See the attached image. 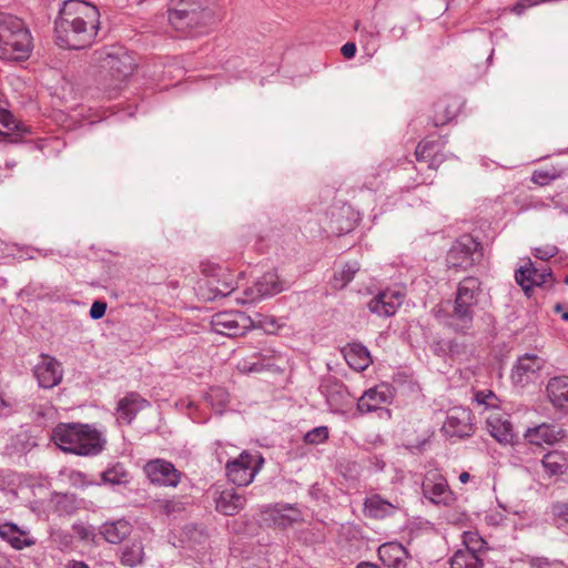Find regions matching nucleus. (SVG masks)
I'll return each mask as SVG.
<instances>
[{
    "mask_svg": "<svg viewBox=\"0 0 568 568\" xmlns=\"http://www.w3.org/2000/svg\"><path fill=\"white\" fill-rule=\"evenodd\" d=\"M462 101L458 98L443 99L435 104L434 124L444 125L452 121L460 111Z\"/></svg>",
    "mask_w": 568,
    "mask_h": 568,
    "instance_id": "30",
    "label": "nucleus"
},
{
    "mask_svg": "<svg viewBox=\"0 0 568 568\" xmlns=\"http://www.w3.org/2000/svg\"><path fill=\"white\" fill-rule=\"evenodd\" d=\"M143 470L148 479L154 485L176 487L181 481V471L165 459H152L144 465Z\"/></svg>",
    "mask_w": 568,
    "mask_h": 568,
    "instance_id": "14",
    "label": "nucleus"
},
{
    "mask_svg": "<svg viewBox=\"0 0 568 568\" xmlns=\"http://www.w3.org/2000/svg\"><path fill=\"white\" fill-rule=\"evenodd\" d=\"M486 426L489 434L500 444H508L513 440V425L509 416L504 412H490L486 418Z\"/></svg>",
    "mask_w": 568,
    "mask_h": 568,
    "instance_id": "20",
    "label": "nucleus"
},
{
    "mask_svg": "<svg viewBox=\"0 0 568 568\" xmlns=\"http://www.w3.org/2000/svg\"><path fill=\"white\" fill-rule=\"evenodd\" d=\"M485 519L488 525L499 526L505 521L506 517L504 516L503 513L491 511L486 515Z\"/></svg>",
    "mask_w": 568,
    "mask_h": 568,
    "instance_id": "54",
    "label": "nucleus"
},
{
    "mask_svg": "<svg viewBox=\"0 0 568 568\" xmlns=\"http://www.w3.org/2000/svg\"><path fill=\"white\" fill-rule=\"evenodd\" d=\"M562 318H564L565 321H568V313H564V314H562Z\"/></svg>",
    "mask_w": 568,
    "mask_h": 568,
    "instance_id": "64",
    "label": "nucleus"
},
{
    "mask_svg": "<svg viewBox=\"0 0 568 568\" xmlns=\"http://www.w3.org/2000/svg\"><path fill=\"white\" fill-rule=\"evenodd\" d=\"M422 490L424 497L435 505L448 506L455 500L446 478L437 470H430L426 474Z\"/></svg>",
    "mask_w": 568,
    "mask_h": 568,
    "instance_id": "13",
    "label": "nucleus"
},
{
    "mask_svg": "<svg viewBox=\"0 0 568 568\" xmlns=\"http://www.w3.org/2000/svg\"><path fill=\"white\" fill-rule=\"evenodd\" d=\"M70 479L72 480L73 485H80V486H87L89 483L85 479L84 474L81 471H72L70 475Z\"/></svg>",
    "mask_w": 568,
    "mask_h": 568,
    "instance_id": "56",
    "label": "nucleus"
},
{
    "mask_svg": "<svg viewBox=\"0 0 568 568\" xmlns=\"http://www.w3.org/2000/svg\"><path fill=\"white\" fill-rule=\"evenodd\" d=\"M0 124L3 129L8 130L7 134H9L11 131H18L20 133L28 132L27 126L18 122L7 110H0Z\"/></svg>",
    "mask_w": 568,
    "mask_h": 568,
    "instance_id": "45",
    "label": "nucleus"
},
{
    "mask_svg": "<svg viewBox=\"0 0 568 568\" xmlns=\"http://www.w3.org/2000/svg\"><path fill=\"white\" fill-rule=\"evenodd\" d=\"M364 515L374 519L394 516L400 508L398 499L388 500L379 494H371L364 499Z\"/></svg>",
    "mask_w": 568,
    "mask_h": 568,
    "instance_id": "17",
    "label": "nucleus"
},
{
    "mask_svg": "<svg viewBox=\"0 0 568 568\" xmlns=\"http://www.w3.org/2000/svg\"><path fill=\"white\" fill-rule=\"evenodd\" d=\"M405 298V294L400 288H386L381 291L368 303V310L378 316H393L400 307Z\"/></svg>",
    "mask_w": 568,
    "mask_h": 568,
    "instance_id": "15",
    "label": "nucleus"
},
{
    "mask_svg": "<svg viewBox=\"0 0 568 568\" xmlns=\"http://www.w3.org/2000/svg\"><path fill=\"white\" fill-rule=\"evenodd\" d=\"M215 508L225 516H234L242 510L246 504V497L230 488L221 490L214 497Z\"/></svg>",
    "mask_w": 568,
    "mask_h": 568,
    "instance_id": "21",
    "label": "nucleus"
},
{
    "mask_svg": "<svg viewBox=\"0 0 568 568\" xmlns=\"http://www.w3.org/2000/svg\"><path fill=\"white\" fill-rule=\"evenodd\" d=\"M33 49L32 36L18 17L0 13V58L10 61L27 60Z\"/></svg>",
    "mask_w": 568,
    "mask_h": 568,
    "instance_id": "5",
    "label": "nucleus"
},
{
    "mask_svg": "<svg viewBox=\"0 0 568 568\" xmlns=\"http://www.w3.org/2000/svg\"><path fill=\"white\" fill-rule=\"evenodd\" d=\"M552 511L558 518H561L562 520L568 523V504L558 503L554 505Z\"/></svg>",
    "mask_w": 568,
    "mask_h": 568,
    "instance_id": "55",
    "label": "nucleus"
},
{
    "mask_svg": "<svg viewBox=\"0 0 568 568\" xmlns=\"http://www.w3.org/2000/svg\"><path fill=\"white\" fill-rule=\"evenodd\" d=\"M262 288L257 286L256 282L246 287L241 295H236L234 298L239 304H252L256 303L263 298H265L266 291H261Z\"/></svg>",
    "mask_w": 568,
    "mask_h": 568,
    "instance_id": "43",
    "label": "nucleus"
},
{
    "mask_svg": "<svg viewBox=\"0 0 568 568\" xmlns=\"http://www.w3.org/2000/svg\"><path fill=\"white\" fill-rule=\"evenodd\" d=\"M16 405V399L9 397L3 390L0 389V417H7L11 415Z\"/></svg>",
    "mask_w": 568,
    "mask_h": 568,
    "instance_id": "50",
    "label": "nucleus"
},
{
    "mask_svg": "<svg viewBox=\"0 0 568 568\" xmlns=\"http://www.w3.org/2000/svg\"><path fill=\"white\" fill-rule=\"evenodd\" d=\"M229 393L223 387H212L205 395L206 403L215 413H222L229 403Z\"/></svg>",
    "mask_w": 568,
    "mask_h": 568,
    "instance_id": "39",
    "label": "nucleus"
},
{
    "mask_svg": "<svg viewBox=\"0 0 568 568\" xmlns=\"http://www.w3.org/2000/svg\"><path fill=\"white\" fill-rule=\"evenodd\" d=\"M355 29H356L357 31H361L362 33L369 34V36H372V37L374 36V32H373V31L368 32L366 29L361 30V29H359V24H358V23H356Z\"/></svg>",
    "mask_w": 568,
    "mask_h": 568,
    "instance_id": "63",
    "label": "nucleus"
},
{
    "mask_svg": "<svg viewBox=\"0 0 568 568\" xmlns=\"http://www.w3.org/2000/svg\"><path fill=\"white\" fill-rule=\"evenodd\" d=\"M67 568H89L83 561L71 560L68 562Z\"/></svg>",
    "mask_w": 568,
    "mask_h": 568,
    "instance_id": "58",
    "label": "nucleus"
},
{
    "mask_svg": "<svg viewBox=\"0 0 568 568\" xmlns=\"http://www.w3.org/2000/svg\"><path fill=\"white\" fill-rule=\"evenodd\" d=\"M73 531L79 539L87 542H95L97 534L92 526L75 524L73 525Z\"/></svg>",
    "mask_w": 568,
    "mask_h": 568,
    "instance_id": "48",
    "label": "nucleus"
},
{
    "mask_svg": "<svg viewBox=\"0 0 568 568\" xmlns=\"http://www.w3.org/2000/svg\"><path fill=\"white\" fill-rule=\"evenodd\" d=\"M446 437L462 439L474 433L473 414L463 406L450 407L446 412V419L442 426Z\"/></svg>",
    "mask_w": 568,
    "mask_h": 568,
    "instance_id": "10",
    "label": "nucleus"
},
{
    "mask_svg": "<svg viewBox=\"0 0 568 568\" xmlns=\"http://www.w3.org/2000/svg\"><path fill=\"white\" fill-rule=\"evenodd\" d=\"M445 345L452 358L463 359L464 357L467 356V346L465 344L452 339L448 341Z\"/></svg>",
    "mask_w": 568,
    "mask_h": 568,
    "instance_id": "49",
    "label": "nucleus"
},
{
    "mask_svg": "<svg viewBox=\"0 0 568 568\" xmlns=\"http://www.w3.org/2000/svg\"><path fill=\"white\" fill-rule=\"evenodd\" d=\"M284 510V508L280 507V506H275L274 508H272V515H273V518L276 520L277 519V516H282V511Z\"/></svg>",
    "mask_w": 568,
    "mask_h": 568,
    "instance_id": "60",
    "label": "nucleus"
},
{
    "mask_svg": "<svg viewBox=\"0 0 568 568\" xmlns=\"http://www.w3.org/2000/svg\"><path fill=\"white\" fill-rule=\"evenodd\" d=\"M356 568H379L378 565L363 561L356 566Z\"/></svg>",
    "mask_w": 568,
    "mask_h": 568,
    "instance_id": "59",
    "label": "nucleus"
},
{
    "mask_svg": "<svg viewBox=\"0 0 568 568\" xmlns=\"http://www.w3.org/2000/svg\"><path fill=\"white\" fill-rule=\"evenodd\" d=\"M436 146L434 141H423L420 142L415 151V155L417 161H429L428 168L435 169L440 163L437 154H433V151Z\"/></svg>",
    "mask_w": 568,
    "mask_h": 568,
    "instance_id": "40",
    "label": "nucleus"
},
{
    "mask_svg": "<svg viewBox=\"0 0 568 568\" xmlns=\"http://www.w3.org/2000/svg\"><path fill=\"white\" fill-rule=\"evenodd\" d=\"M558 252L557 246L555 245H546L542 247L535 248V256L539 260L547 261L550 257L555 256Z\"/></svg>",
    "mask_w": 568,
    "mask_h": 568,
    "instance_id": "52",
    "label": "nucleus"
},
{
    "mask_svg": "<svg viewBox=\"0 0 568 568\" xmlns=\"http://www.w3.org/2000/svg\"><path fill=\"white\" fill-rule=\"evenodd\" d=\"M164 508L166 513H170L173 509V503L172 501H165Z\"/></svg>",
    "mask_w": 568,
    "mask_h": 568,
    "instance_id": "62",
    "label": "nucleus"
},
{
    "mask_svg": "<svg viewBox=\"0 0 568 568\" xmlns=\"http://www.w3.org/2000/svg\"><path fill=\"white\" fill-rule=\"evenodd\" d=\"M480 244L468 234L462 235L447 253L448 267L467 268L473 266L480 257Z\"/></svg>",
    "mask_w": 568,
    "mask_h": 568,
    "instance_id": "9",
    "label": "nucleus"
},
{
    "mask_svg": "<svg viewBox=\"0 0 568 568\" xmlns=\"http://www.w3.org/2000/svg\"><path fill=\"white\" fill-rule=\"evenodd\" d=\"M144 549L141 541H133L122 549L121 562L129 567H135L143 561Z\"/></svg>",
    "mask_w": 568,
    "mask_h": 568,
    "instance_id": "37",
    "label": "nucleus"
},
{
    "mask_svg": "<svg viewBox=\"0 0 568 568\" xmlns=\"http://www.w3.org/2000/svg\"><path fill=\"white\" fill-rule=\"evenodd\" d=\"M97 60L101 62V68L118 82L126 80L135 68L132 55L121 48L102 50L98 53Z\"/></svg>",
    "mask_w": 568,
    "mask_h": 568,
    "instance_id": "8",
    "label": "nucleus"
},
{
    "mask_svg": "<svg viewBox=\"0 0 568 568\" xmlns=\"http://www.w3.org/2000/svg\"><path fill=\"white\" fill-rule=\"evenodd\" d=\"M544 361L537 355L525 354L519 357L511 372V379L515 384H525L541 369Z\"/></svg>",
    "mask_w": 568,
    "mask_h": 568,
    "instance_id": "22",
    "label": "nucleus"
},
{
    "mask_svg": "<svg viewBox=\"0 0 568 568\" xmlns=\"http://www.w3.org/2000/svg\"><path fill=\"white\" fill-rule=\"evenodd\" d=\"M452 568H483L484 562L480 555L469 550L458 549L450 559Z\"/></svg>",
    "mask_w": 568,
    "mask_h": 568,
    "instance_id": "36",
    "label": "nucleus"
},
{
    "mask_svg": "<svg viewBox=\"0 0 568 568\" xmlns=\"http://www.w3.org/2000/svg\"><path fill=\"white\" fill-rule=\"evenodd\" d=\"M168 18L176 31L200 34L217 20V0H172Z\"/></svg>",
    "mask_w": 568,
    "mask_h": 568,
    "instance_id": "2",
    "label": "nucleus"
},
{
    "mask_svg": "<svg viewBox=\"0 0 568 568\" xmlns=\"http://www.w3.org/2000/svg\"><path fill=\"white\" fill-rule=\"evenodd\" d=\"M564 437V430L554 425L541 424L528 428L525 438L532 445L554 444Z\"/></svg>",
    "mask_w": 568,
    "mask_h": 568,
    "instance_id": "26",
    "label": "nucleus"
},
{
    "mask_svg": "<svg viewBox=\"0 0 568 568\" xmlns=\"http://www.w3.org/2000/svg\"><path fill=\"white\" fill-rule=\"evenodd\" d=\"M562 175V171L556 168L545 169V170H535L531 175V181L538 185H547L551 181L560 178Z\"/></svg>",
    "mask_w": 568,
    "mask_h": 568,
    "instance_id": "44",
    "label": "nucleus"
},
{
    "mask_svg": "<svg viewBox=\"0 0 568 568\" xmlns=\"http://www.w3.org/2000/svg\"><path fill=\"white\" fill-rule=\"evenodd\" d=\"M377 552L381 561L387 568H407L412 560L408 550L397 541L382 544Z\"/></svg>",
    "mask_w": 568,
    "mask_h": 568,
    "instance_id": "18",
    "label": "nucleus"
},
{
    "mask_svg": "<svg viewBox=\"0 0 568 568\" xmlns=\"http://www.w3.org/2000/svg\"><path fill=\"white\" fill-rule=\"evenodd\" d=\"M106 304L104 302L95 301L90 308V316L93 320H99L104 316Z\"/></svg>",
    "mask_w": 568,
    "mask_h": 568,
    "instance_id": "53",
    "label": "nucleus"
},
{
    "mask_svg": "<svg viewBox=\"0 0 568 568\" xmlns=\"http://www.w3.org/2000/svg\"><path fill=\"white\" fill-rule=\"evenodd\" d=\"M474 400L478 406H483L486 410L498 412L500 400L490 389L476 390Z\"/></svg>",
    "mask_w": 568,
    "mask_h": 568,
    "instance_id": "41",
    "label": "nucleus"
},
{
    "mask_svg": "<svg viewBox=\"0 0 568 568\" xmlns=\"http://www.w3.org/2000/svg\"><path fill=\"white\" fill-rule=\"evenodd\" d=\"M528 565L529 568H566L562 561L547 557H530Z\"/></svg>",
    "mask_w": 568,
    "mask_h": 568,
    "instance_id": "47",
    "label": "nucleus"
},
{
    "mask_svg": "<svg viewBox=\"0 0 568 568\" xmlns=\"http://www.w3.org/2000/svg\"><path fill=\"white\" fill-rule=\"evenodd\" d=\"M131 534V525L124 519L104 523L100 527V535L110 544H120Z\"/></svg>",
    "mask_w": 568,
    "mask_h": 568,
    "instance_id": "31",
    "label": "nucleus"
},
{
    "mask_svg": "<svg viewBox=\"0 0 568 568\" xmlns=\"http://www.w3.org/2000/svg\"><path fill=\"white\" fill-rule=\"evenodd\" d=\"M328 438V428L326 426H318L308 430L304 435V442L310 445H317L324 443Z\"/></svg>",
    "mask_w": 568,
    "mask_h": 568,
    "instance_id": "46",
    "label": "nucleus"
},
{
    "mask_svg": "<svg viewBox=\"0 0 568 568\" xmlns=\"http://www.w3.org/2000/svg\"><path fill=\"white\" fill-rule=\"evenodd\" d=\"M252 326V321L242 312H220L212 316V331L230 337L241 336Z\"/></svg>",
    "mask_w": 568,
    "mask_h": 568,
    "instance_id": "11",
    "label": "nucleus"
},
{
    "mask_svg": "<svg viewBox=\"0 0 568 568\" xmlns=\"http://www.w3.org/2000/svg\"><path fill=\"white\" fill-rule=\"evenodd\" d=\"M341 51L345 58L351 59L356 53V45L353 42H347L342 47Z\"/></svg>",
    "mask_w": 568,
    "mask_h": 568,
    "instance_id": "57",
    "label": "nucleus"
},
{
    "mask_svg": "<svg viewBox=\"0 0 568 568\" xmlns=\"http://www.w3.org/2000/svg\"><path fill=\"white\" fill-rule=\"evenodd\" d=\"M392 389L388 385L382 384L367 389L357 399V409L362 414L372 413L382 408L383 404L390 402Z\"/></svg>",
    "mask_w": 568,
    "mask_h": 568,
    "instance_id": "19",
    "label": "nucleus"
},
{
    "mask_svg": "<svg viewBox=\"0 0 568 568\" xmlns=\"http://www.w3.org/2000/svg\"><path fill=\"white\" fill-rule=\"evenodd\" d=\"M541 465L547 474L557 476L568 469V459L564 453L554 450L542 457Z\"/></svg>",
    "mask_w": 568,
    "mask_h": 568,
    "instance_id": "34",
    "label": "nucleus"
},
{
    "mask_svg": "<svg viewBox=\"0 0 568 568\" xmlns=\"http://www.w3.org/2000/svg\"><path fill=\"white\" fill-rule=\"evenodd\" d=\"M481 293L480 282L477 277H465L457 287L453 310L446 316L436 312V317L445 325L458 333H467L473 327L475 307Z\"/></svg>",
    "mask_w": 568,
    "mask_h": 568,
    "instance_id": "4",
    "label": "nucleus"
},
{
    "mask_svg": "<svg viewBox=\"0 0 568 568\" xmlns=\"http://www.w3.org/2000/svg\"><path fill=\"white\" fill-rule=\"evenodd\" d=\"M256 284L258 288L261 287L263 288L262 291H266L265 298L278 294L285 290V284L278 280V276L275 272L265 273L256 281Z\"/></svg>",
    "mask_w": 568,
    "mask_h": 568,
    "instance_id": "38",
    "label": "nucleus"
},
{
    "mask_svg": "<svg viewBox=\"0 0 568 568\" xmlns=\"http://www.w3.org/2000/svg\"><path fill=\"white\" fill-rule=\"evenodd\" d=\"M100 28V12L83 0H64L54 20L55 43L64 49L81 50L90 47Z\"/></svg>",
    "mask_w": 568,
    "mask_h": 568,
    "instance_id": "1",
    "label": "nucleus"
},
{
    "mask_svg": "<svg viewBox=\"0 0 568 568\" xmlns=\"http://www.w3.org/2000/svg\"><path fill=\"white\" fill-rule=\"evenodd\" d=\"M0 537L14 549L19 550L36 544V540L30 536L28 530L8 521L0 524Z\"/></svg>",
    "mask_w": 568,
    "mask_h": 568,
    "instance_id": "24",
    "label": "nucleus"
},
{
    "mask_svg": "<svg viewBox=\"0 0 568 568\" xmlns=\"http://www.w3.org/2000/svg\"><path fill=\"white\" fill-rule=\"evenodd\" d=\"M31 417L40 426H45L57 419L58 412L48 400H40L31 406Z\"/></svg>",
    "mask_w": 568,
    "mask_h": 568,
    "instance_id": "35",
    "label": "nucleus"
},
{
    "mask_svg": "<svg viewBox=\"0 0 568 568\" xmlns=\"http://www.w3.org/2000/svg\"><path fill=\"white\" fill-rule=\"evenodd\" d=\"M359 263L356 261L347 262L341 267L336 268L329 284L334 290L344 288L349 282L353 281L355 274L359 271Z\"/></svg>",
    "mask_w": 568,
    "mask_h": 568,
    "instance_id": "32",
    "label": "nucleus"
},
{
    "mask_svg": "<svg viewBox=\"0 0 568 568\" xmlns=\"http://www.w3.org/2000/svg\"><path fill=\"white\" fill-rule=\"evenodd\" d=\"M206 282L211 291L210 300L219 296H227L234 292L235 275L225 266L216 264H207L203 267Z\"/></svg>",
    "mask_w": 568,
    "mask_h": 568,
    "instance_id": "12",
    "label": "nucleus"
},
{
    "mask_svg": "<svg viewBox=\"0 0 568 568\" xmlns=\"http://www.w3.org/2000/svg\"><path fill=\"white\" fill-rule=\"evenodd\" d=\"M101 480L103 484L109 485H126L131 480V475L124 464L112 463L101 474Z\"/></svg>",
    "mask_w": 568,
    "mask_h": 568,
    "instance_id": "33",
    "label": "nucleus"
},
{
    "mask_svg": "<svg viewBox=\"0 0 568 568\" xmlns=\"http://www.w3.org/2000/svg\"><path fill=\"white\" fill-rule=\"evenodd\" d=\"M551 275V271H538L537 268L532 267L531 263H528L526 266H523L516 271L515 280L518 285H520L521 288L527 293L534 286L546 284Z\"/></svg>",
    "mask_w": 568,
    "mask_h": 568,
    "instance_id": "23",
    "label": "nucleus"
},
{
    "mask_svg": "<svg viewBox=\"0 0 568 568\" xmlns=\"http://www.w3.org/2000/svg\"><path fill=\"white\" fill-rule=\"evenodd\" d=\"M550 206V203L544 201L537 196H530L527 199L526 203L523 205L524 211L528 210H544Z\"/></svg>",
    "mask_w": 568,
    "mask_h": 568,
    "instance_id": "51",
    "label": "nucleus"
},
{
    "mask_svg": "<svg viewBox=\"0 0 568 568\" xmlns=\"http://www.w3.org/2000/svg\"><path fill=\"white\" fill-rule=\"evenodd\" d=\"M464 550L481 554L486 550V541L476 531H465L463 534Z\"/></svg>",
    "mask_w": 568,
    "mask_h": 568,
    "instance_id": "42",
    "label": "nucleus"
},
{
    "mask_svg": "<svg viewBox=\"0 0 568 568\" xmlns=\"http://www.w3.org/2000/svg\"><path fill=\"white\" fill-rule=\"evenodd\" d=\"M547 395L552 406L568 412V376H556L549 379Z\"/></svg>",
    "mask_w": 568,
    "mask_h": 568,
    "instance_id": "25",
    "label": "nucleus"
},
{
    "mask_svg": "<svg viewBox=\"0 0 568 568\" xmlns=\"http://www.w3.org/2000/svg\"><path fill=\"white\" fill-rule=\"evenodd\" d=\"M469 478H470V475L467 471H463L459 475V481L463 484H466L469 480Z\"/></svg>",
    "mask_w": 568,
    "mask_h": 568,
    "instance_id": "61",
    "label": "nucleus"
},
{
    "mask_svg": "<svg viewBox=\"0 0 568 568\" xmlns=\"http://www.w3.org/2000/svg\"><path fill=\"white\" fill-rule=\"evenodd\" d=\"M51 438L61 450L80 456H95L105 445L102 434L87 424H59Z\"/></svg>",
    "mask_w": 568,
    "mask_h": 568,
    "instance_id": "3",
    "label": "nucleus"
},
{
    "mask_svg": "<svg viewBox=\"0 0 568 568\" xmlns=\"http://www.w3.org/2000/svg\"><path fill=\"white\" fill-rule=\"evenodd\" d=\"M354 402L345 385L335 383L326 393V403L333 413H344Z\"/></svg>",
    "mask_w": 568,
    "mask_h": 568,
    "instance_id": "27",
    "label": "nucleus"
},
{
    "mask_svg": "<svg viewBox=\"0 0 568 568\" xmlns=\"http://www.w3.org/2000/svg\"><path fill=\"white\" fill-rule=\"evenodd\" d=\"M34 376L40 387L52 388L62 381L63 371L61 364L54 357L42 355L34 367Z\"/></svg>",
    "mask_w": 568,
    "mask_h": 568,
    "instance_id": "16",
    "label": "nucleus"
},
{
    "mask_svg": "<svg viewBox=\"0 0 568 568\" xmlns=\"http://www.w3.org/2000/svg\"><path fill=\"white\" fill-rule=\"evenodd\" d=\"M343 352L349 367L357 372L366 369L372 363L368 349L362 344H348Z\"/></svg>",
    "mask_w": 568,
    "mask_h": 568,
    "instance_id": "29",
    "label": "nucleus"
},
{
    "mask_svg": "<svg viewBox=\"0 0 568 568\" xmlns=\"http://www.w3.org/2000/svg\"><path fill=\"white\" fill-rule=\"evenodd\" d=\"M264 459L260 453L243 452L226 464V476L236 486L250 485L261 470Z\"/></svg>",
    "mask_w": 568,
    "mask_h": 568,
    "instance_id": "6",
    "label": "nucleus"
},
{
    "mask_svg": "<svg viewBox=\"0 0 568 568\" xmlns=\"http://www.w3.org/2000/svg\"><path fill=\"white\" fill-rule=\"evenodd\" d=\"M148 406V402L138 394H129L118 404V419L130 424L136 413Z\"/></svg>",
    "mask_w": 568,
    "mask_h": 568,
    "instance_id": "28",
    "label": "nucleus"
},
{
    "mask_svg": "<svg viewBox=\"0 0 568 568\" xmlns=\"http://www.w3.org/2000/svg\"><path fill=\"white\" fill-rule=\"evenodd\" d=\"M286 363L287 357L284 354L267 348L240 359L236 368L243 374H258L264 371L278 372L285 368Z\"/></svg>",
    "mask_w": 568,
    "mask_h": 568,
    "instance_id": "7",
    "label": "nucleus"
}]
</instances>
